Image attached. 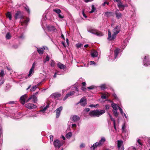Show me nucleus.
Segmentation results:
<instances>
[{
	"label": "nucleus",
	"mask_w": 150,
	"mask_h": 150,
	"mask_svg": "<svg viewBox=\"0 0 150 150\" xmlns=\"http://www.w3.org/2000/svg\"><path fill=\"white\" fill-rule=\"evenodd\" d=\"M4 75V71L3 70H1L0 72V76L3 77Z\"/></svg>",
	"instance_id": "nucleus-39"
},
{
	"label": "nucleus",
	"mask_w": 150,
	"mask_h": 150,
	"mask_svg": "<svg viewBox=\"0 0 150 150\" xmlns=\"http://www.w3.org/2000/svg\"><path fill=\"white\" fill-rule=\"evenodd\" d=\"M62 108H63L62 107V106H61L56 110V117L57 118H58L59 117V116L60 115V112H61V111H62Z\"/></svg>",
	"instance_id": "nucleus-11"
},
{
	"label": "nucleus",
	"mask_w": 150,
	"mask_h": 150,
	"mask_svg": "<svg viewBox=\"0 0 150 150\" xmlns=\"http://www.w3.org/2000/svg\"><path fill=\"white\" fill-rule=\"evenodd\" d=\"M117 6L120 8H122V10L124 9V6H123V5L122 4L121 1H118L117 4Z\"/></svg>",
	"instance_id": "nucleus-19"
},
{
	"label": "nucleus",
	"mask_w": 150,
	"mask_h": 150,
	"mask_svg": "<svg viewBox=\"0 0 150 150\" xmlns=\"http://www.w3.org/2000/svg\"><path fill=\"white\" fill-rule=\"evenodd\" d=\"M113 96L116 99L117 98V97L116 95L115 94H113Z\"/></svg>",
	"instance_id": "nucleus-53"
},
{
	"label": "nucleus",
	"mask_w": 150,
	"mask_h": 150,
	"mask_svg": "<svg viewBox=\"0 0 150 150\" xmlns=\"http://www.w3.org/2000/svg\"><path fill=\"white\" fill-rule=\"evenodd\" d=\"M90 110V109L89 108H85L84 110V111L85 112H88Z\"/></svg>",
	"instance_id": "nucleus-48"
},
{
	"label": "nucleus",
	"mask_w": 150,
	"mask_h": 150,
	"mask_svg": "<svg viewBox=\"0 0 150 150\" xmlns=\"http://www.w3.org/2000/svg\"><path fill=\"white\" fill-rule=\"evenodd\" d=\"M91 8L92 10L91 11H89V13H92L95 12L96 10V8L93 5H92Z\"/></svg>",
	"instance_id": "nucleus-28"
},
{
	"label": "nucleus",
	"mask_w": 150,
	"mask_h": 150,
	"mask_svg": "<svg viewBox=\"0 0 150 150\" xmlns=\"http://www.w3.org/2000/svg\"><path fill=\"white\" fill-rule=\"evenodd\" d=\"M23 17V16L21 14V13L20 11H17L15 16V18L16 19H17L18 18L22 19L21 21L22 25H23V24H26L29 20V18H24Z\"/></svg>",
	"instance_id": "nucleus-2"
},
{
	"label": "nucleus",
	"mask_w": 150,
	"mask_h": 150,
	"mask_svg": "<svg viewBox=\"0 0 150 150\" xmlns=\"http://www.w3.org/2000/svg\"><path fill=\"white\" fill-rule=\"evenodd\" d=\"M45 49H48L47 47L45 46H43L42 48H37V50L39 54H42L43 53V50Z\"/></svg>",
	"instance_id": "nucleus-9"
},
{
	"label": "nucleus",
	"mask_w": 150,
	"mask_h": 150,
	"mask_svg": "<svg viewBox=\"0 0 150 150\" xmlns=\"http://www.w3.org/2000/svg\"><path fill=\"white\" fill-rule=\"evenodd\" d=\"M109 116H110V119L112 121H113V122H115L114 119H113V118H112V117L111 116V115H110V114H109Z\"/></svg>",
	"instance_id": "nucleus-44"
},
{
	"label": "nucleus",
	"mask_w": 150,
	"mask_h": 150,
	"mask_svg": "<svg viewBox=\"0 0 150 150\" xmlns=\"http://www.w3.org/2000/svg\"><path fill=\"white\" fill-rule=\"evenodd\" d=\"M88 31L92 34H95L98 36H101L103 35V33L101 32L96 30H90Z\"/></svg>",
	"instance_id": "nucleus-5"
},
{
	"label": "nucleus",
	"mask_w": 150,
	"mask_h": 150,
	"mask_svg": "<svg viewBox=\"0 0 150 150\" xmlns=\"http://www.w3.org/2000/svg\"><path fill=\"white\" fill-rule=\"evenodd\" d=\"M137 142L141 146L142 145V144L140 142V139H139L137 140Z\"/></svg>",
	"instance_id": "nucleus-52"
},
{
	"label": "nucleus",
	"mask_w": 150,
	"mask_h": 150,
	"mask_svg": "<svg viewBox=\"0 0 150 150\" xmlns=\"http://www.w3.org/2000/svg\"><path fill=\"white\" fill-rule=\"evenodd\" d=\"M38 94V92H37L33 95H31L26 101V102H28L31 99L32 100L33 102L34 103H36L38 101L37 97V95Z\"/></svg>",
	"instance_id": "nucleus-4"
},
{
	"label": "nucleus",
	"mask_w": 150,
	"mask_h": 150,
	"mask_svg": "<svg viewBox=\"0 0 150 150\" xmlns=\"http://www.w3.org/2000/svg\"><path fill=\"white\" fill-rule=\"evenodd\" d=\"M146 56H145L144 59L143 61V63L144 66H147L150 64V63L149 61L148 58V57L146 58Z\"/></svg>",
	"instance_id": "nucleus-13"
},
{
	"label": "nucleus",
	"mask_w": 150,
	"mask_h": 150,
	"mask_svg": "<svg viewBox=\"0 0 150 150\" xmlns=\"http://www.w3.org/2000/svg\"><path fill=\"white\" fill-rule=\"evenodd\" d=\"M105 15L107 17H109L112 15V13L111 12H106L105 13Z\"/></svg>",
	"instance_id": "nucleus-23"
},
{
	"label": "nucleus",
	"mask_w": 150,
	"mask_h": 150,
	"mask_svg": "<svg viewBox=\"0 0 150 150\" xmlns=\"http://www.w3.org/2000/svg\"><path fill=\"white\" fill-rule=\"evenodd\" d=\"M25 107L29 109L36 108L37 106L34 104L30 103H27L25 104Z\"/></svg>",
	"instance_id": "nucleus-8"
},
{
	"label": "nucleus",
	"mask_w": 150,
	"mask_h": 150,
	"mask_svg": "<svg viewBox=\"0 0 150 150\" xmlns=\"http://www.w3.org/2000/svg\"><path fill=\"white\" fill-rule=\"evenodd\" d=\"M84 146H85V145L83 144H81V145L80 146V147L81 148L83 147H84Z\"/></svg>",
	"instance_id": "nucleus-57"
},
{
	"label": "nucleus",
	"mask_w": 150,
	"mask_h": 150,
	"mask_svg": "<svg viewBox=\"0 0 150 150\" xmlns=\"http://www.w3.org/2000/svg\"><path fill=\"white\" fill-rule=\"evenodd\" d=\"M35 64L34 63L33 64L32 67L30 70L29 73L28 75V76H30L32 74H33V72H34V69L35 68Z\"/></svg>",
	"instance_id": "nucleus-14"
},
{
	"label": "nucleus",
	"mask_w": 150,
	"mask_h": 150,
	"mask_svg": "<svg viewBox=\"0 0 150 150\" xmlns=\"http://www.w3.org/2000/svg\"><path fill=\"white\" fill-rule=\"evenodd\" d=\"M49 104H48L44 108L40 110V112H44L49 107Z\"/></svg>",
	"instance_id": "nucleus-27"
},
{
	"label": "nucleus",
	"mask_w": 150,
	"mask_h": 150,
	"mask_svg": "<svg viewBox=\"0 0 150 150\" xmlns=\"http://www.w3.org/2000/svg\"><path fill=\"white\" fill-rule=\"evenodd\" d=\"M25 10L27 11L29 13L30 12L29 9V8L28 7H25Z\"/></svg>",
	"instance_id": "nucleus-50"
},
{
	"label": "nucleus",
	"mask_w": 150,
	"mask_h": 150,
	"mask_svg": "<svg viewBox=\"0 0 150 150\" xmlns=\"http://www.w3.org/2000/svg\"><path fill=\"white\" fill-rule=\"evenodd\" d=\"M100 88H101V89L102 90H104L106 88V86L105 85V84H103L101 85L100 86Z\"/></svg>",
	"instance_id": "nucleus-40"
},
{
	"label": "nucleus",
	"mask_w": 150,
	"mask_h": 150,
	"mask_svg": "<svg viewBox=\"0 0 150 150\" xmlns=\"http://www.w3.org/2000/svg\"><path fill=\"white\" fill-rule=\"evenodd\" d=\"M115 14L116 17L117 19H119L122 17V15L120 13L118 9H117L115 10Z\"/></svg>",
	"instance_id": "nucleus-10"
},
{
	"label": "nucleus",
	"mask_w": 150,
	"mask_h": 150,
	"mask_svg": "<svg viewBox=\"0 0 150 150\" xmlns=\"http://www.w3.org/2000/svg\"><path fill=\"white\" fill-rule=\"evenodd\" d=\"M50 59V57L48 55H47L45 59L43 61L44 63H45L46 62L48 61Z\"/></svg>",
	"instance_id": "nucleus-35"
},
{
	"label": "nucleus",
	"mask_w": 150,
	"mask_h": 150,
	"mask_svg": "<svg viewBox=\"0 0 150 150\" xmlns=\"http://www.w3.org/2000/svg\"><path fill=\"white\" fill-rule=\"evenodd\" d=\"M58 16L59 17V18H60L62 19L64 18V16L63 15L60 14V13L58 14Z\"/></svg>",
	"instance_id": "nucleus-43"
},
{
	"label": "nucleus",
	"mask_w": 150,
	"mask_h": 150,
	"mask_svg": "<svg viewBox=\"0 0 150 150\" xmlns=\"http://www.w3.org/2000/svg\"><path fill=\"white\" fill-rule=\"evenodd\" d=\"M111 105L112 108H113V110H117V107L118 108V107H119L117 106V104L114 103H112Z\"/></svg>",
	"instance_id": "nucleus-24"
},
{
	"label": "nucleus",
	"mask_w": 150,
	"mask_h": 150,
	"mask_svg": "<svg viewBox=\"0 0 150 150\" xmlns=\"http://www.w3.org/2000/svg\"><path fill=\"white\" fill-rule=\"evenodd\" d=\"M58 67L60 69H64L66 68V66L63 64L59 62L57 64Z\"/></svg>",
	"instance_id": "nucleus-17"
},
{
	"label": "nucleus",
	"mask_w": 150,
	"mask_h": 150,
	"mask_svg": "<svg viewBox=\"0 0 150 150\" xmlns=\"http://www.w3.org/2000/svg\"><path fill=\"white\" fill-rule=\"evenodd\" d=\"M105 108L106 109H108L109 108V106L107 105H106L105 106Z\"/></svg>",
	"instance_id": "nucleus-54"
},
{
	"label": "nucleus",
	"mask_w": 150,
	"mask_h": 150,
	"mask_svg": "<svg viewBox=\"0 0 150 150\" xmlns=\"http://www.w3.org/2000/svg\"><path fill=\"white\" fill-rule=\"evenodd\" d=\"M117 110H113V112L116 117H117L118 115V113L117 112Z\"/></svg>",
	"instance_id": "nucleus-34"
},
{
	"label": "nucleus",
	"mask_w": 150,
	"mask_h": 150,
	"mask_svg": "<svg viewBox=\"0 0 150 150\" xmlns=\"http://www.w3.org/2000/svg\"><path fill=\"white\" fill-rule=\"evenodd\" d=\"M81 90L83 91H85L86 90V88L84 87H82L81 88Z\"/></svg>",
	"instance_id": "nucleus-55"
},
{
	"label": "nucleus",
	"mask_w": 150,
	"mask_h": 150,
	"mask_svg": "<svg viewBox=\"0 0 150 150\" xmlns=\"http://www.w3.org/2000/svg\"><path fill=\"white\" fill-rule=\"evenodd\" d=\"M27 98V96L26 94H25L23 96H22L20 98V101L21 103L23 105H24L25 102H26V101H25L26 99Z\"/></svg>",
	"instance_id": "nucleus-7"
},
{
	"label": "nucleus",
	"mask_w": 150,
	"mask_h": 150,
	"mask_svg": "<svg viewBox=\"0 0 150 150\" xmlns=\"http://www.w3.org/2000/svg\"><path fill=\"white\" fill-rule=\"evenodd\" d=\"M123 142L122 141H117V147L118 148H120L121 145L122 144Z\"/></svg>",
	"instance_id": "nucleus-30"
},
{
	"label": "nucleus",
	"mask_w": 150,
	"mask_h": 150,
	"mask_svg": "<svg viewBox=\"0 0 150 150\" xmlns=\"http://www.w3.org/2000/svg\"><path fill=\"white\" fill-rule=\"evenodd\" d=\"M95 64V62L93 61H91L90 62V65L94 64Z\"/></svg>",
	"instance_id": "nucleus-51"
},
{
	"label": "nucleus",
	"mask_w": 150,
	"mask_h": 150,
	"mask_svg": "<svg viewBox=\"0 0 150 150\" xmlns=\"http://www.w3.org/2000/svg\"><path fill=\"white\" fill-rule=\"evenodd\" d=\"M6 16L7 17L9 18L10 20H11V12H8L6 14Z\"/></svg>",
	"instance_id": "nucleus-32"
},
{
	"label": "nucleus",
	"mask_w": 150,
	"mask_h": 150,
	"mask_svg": "<svg viewBox=\"0 0 150 150\" xmlns=\"http://www.w3.org/2000/svg\"><path fill=\"white\" fill-rule=\"evenodd\" d=\"M76 127V125L75 124H73L72 125V127Z\"/></svg>",
	"instance_id": "nucleus-60"
},
{
	"label": "nucleus",
	"mask_w": 150,
	"mask_h": 150,
	"mask_svg": "<svg viewBox=\"0 0 150 150\" xmlns=\"http://www.w3.org/2000/svg\"><path fill=\"white\" fill-rule=\"evenodd\" d=\"M102 94L103 95L101 96V97L102 99H106L107 98H108L110 96V94L108 93H105Z\"/></svg>",
	"instance_id": "nucleus-20"
},
{
	"label": "nucleus",
	"mask_w": 150,
	"mask_h": 150,
	"mask_svg": "<svg viewBox=\"0 0 150 150\" xmlns=\"http://www.w3.org/2000/svg\"><path fill=\"white\" fill-rule=\"evenodd\" d=\"M55 63L54 61L52 60H51V63H50V65L51 66L54 67L55 65Z\"/></svg>",
	"instance_id": "nucleus-36"
},
{
	"label": "nucleus",
	"mask_w": 150,
	"mask_h": 150,
	"mask_svg": "<svg viewBox=\"0 0 150 150\" xmlns=\"http://www.w3.org/2000/svg\"><path fill=\"white\" fill-rule=\"evenodd\" d=\"M75 90L77 91L78 92H79V89H78V88L77 87H75Z\"/></svg>",
	"instance_id": "nucleus-58"
},
{
	"label": "nucleus",
	"mask_w": 150,
	"mask_h": 150,
	"mask_svg": "<svg viewBox=\"0 0 150 150\" xmlns=\"http://www.w3.org/2000/svg\"><path fill=\"white\" fill-rule=\"evenodd\" d=\"M118 108L119 110H120V112L121 113V114L122 115H123L124 112L121 108H120V107H118Z\"/></svg>",
	"instance_id": "nucleus-42"
},
{
	"label": "nucleus",
	"mask_w": 150,
	"mask_h": 150,
	"mask_svg": "<svg viewBox=\"0 0 150 150\" xmlns=\"http://www.w3.org/2000/svg\"><path fill=\"white\" fill-rule=\"evenodd\" d=\"M37 86L36 85L33 86L30 89V91L32 92L34 91L37 88Z\"/></svg>",
	"instance_id": "nucleus-33"
},
{
	"label": "nucleus",
	"mask_w": 150,
	"mask_h": 150,
	"mask_svg": "<svg viewBox=\"0 0 150 150\" xmlns=\"http://www.w3.org/2000/svg\"><path fill=\"white\" fill-rule=\"evenodd\" d=\"M52 97L55 99H58L61 96V94L59 93H55L52 94Z\"/></svg>",
	"instance_id": "nucleus-18"
},
{
	"label": "nucleus",
	"mask_w": 150,
	"mask_h": 150,
	"mask_svg": "<svg viewBox=\"0 0 150 150\" xmlns=\"http://www.w3.org/2000/svg\"><path fill=\"white\" fill-rule=\"evenodd\" d=\"M89 107H96V106L94 105H89Z\"/></svg>",
	"instance_id": "nucleus-59"
},
{
	"label": "nucleus",
	"mask_w": 150,
	"mask_h": 150,
	"mask_svg": "<svg viewBox=\"0 0 150 150\" xmlns=\"http://www.w3.org/2000/svg\"><path fill=\"white\" fill-rule=\"evenodd\" d=\"M126 128V126L125 124L123 125L122 127V132H125V129Z\"/></svg>",
	"instance_id": "nucleus-41"
},
{
	"label": "nucleus",
	"mask_w": 150,
	"mask_h": 150,
	"mask_svg": "<svg viewBox=\"0 0 150 150\" xmlns=\"http://www.w3.org/2000/svg\"><path fill=\"white\" fill-rule=\"evenodd\" d=\"M82 84L83 86H85L86 85V83L85 82H83L82 83Z\"/></svg>",
	"instance_id": "nucleus-62"
},
{
	"label": "nucleus",
	"mask_w": 150,
	"mask_h": 150,
	"mask_svg": "<svg viewBox=\"0 0 150 150\" xmlns=\"http://www.w3.org/2000/svg\"><path fill=\"white\" fill-rule=\"evenodd\" d=\"M105 139L104 137L102 138L100 140L99 142L98 143L100 145L102 144L105 141Z\"/></svg>",
	"instance_id": "nucleus-26"
},
{
	"label": "nucleus",
	"mask_w": 150,
	"mask_h": 150,
	"mask_svg": "<svg viewBox=\"0 0 150 150\" xmlns=\"http://www.w3.org/2000/svg\"><path fill=\"white\" fill-rule=\"evenodd\" d=\"M50 141H53V136L52 135H50Z\"/></svg>",
	"instance_id": "nucleus-47"
},
{
	"label": "nucleus",
	"mask_w": 150,
	"mask_h": 150,
	"mask_svg": "<svg viewBox=\"0 0 150 150\" xmlns=\"http://www.w3.org/2000/svg\"><path fill=\"white\" fill-rule=\"evenodd\" d=\"M105 110H96L90 111L89 112V115L91 117H99L103 114L105 113Z\"/></svg>",
	"instance_id": "nucleus-3"
},
{
	"label": "nucleus",
	"mask_w": 150,
	"mask_h": 150,
	"mask_svg": "<svg viewBox=\"0 0 150 150\" xmlns=\"http://www.w3.org/2000/svg\"><path fill=\"white\" fill-rule=\"evenodd\" d=\"M6 37L7 39H9L11 38V36L10 35L9 33H8L6 35Z\"/></svg>",
	"instance_id": "nucleus-37"
},
{
	"label": "nucleus",
	"mask_w": 150,
	"mask_h": 150,
	"mask_svg": "<svg viewBox=\"0 0 150 150\" xmlns=\"http://www.w3.org/2000/svg\"><path fill=\"white\" fill-rule=\"evenodd\" d=\"M120 49L118 48L116 49L114 51V54L115 56L114 57V59H115L117 57V56L118 54L119 53Z\"/></svg>",
	"instance_id": "nucleus-21"
},
{
	"label": "nucleus",
	"mask_w": 150,
	"mask_h": 150,
	"mask_svg": "<svg viewBox=\"0 0 150 150\" xmlns=\"http://www.w3.org/2000/svg\"><path fill=\"white\" fill-rule=\"evenodd\" d=\"M93 0H84L85 2H88L89 1H93Z\"/></svg>",
	"instance_id": "nucleus-56"
},
{
	"label": "nucleus",
	"mask_w": 150,
	"mask_h": 150,
	"mask_svg": "<svg viewBox=\"0 0 150 150\" xmlns=\"http://www.w3.org/2000/svg\"><path fill=\"white\" fill-rule=\"evenodd\" d=\"M72 118L73 121L74 122L77 121L80 119L79 117L76 115L73 116Z\"/></svg>",
	"instance_id": "nucleus-22"
},
{
	"label": "nucleus",
	"mask_w": 150,
	"mask_h": 150,
	"mask_svg": "<svg viewBox=\"0 0 150 150\" xmlns=\"http://www.w3.org/2000/svg\"><path fill=\"white\" fill-rule=\"evenodd\" d=\"M120 27L118 26H117L113 29V33L112 35L111 33L110 30H108V39L109 40H112L115 39L116 37V35L118 34L120 32Z\"/></svg>",
	"instance_id": "nucleus-1"
},
{
	"label": "nucleus",
	"mask_w": 150,
	"mask_h": 150,
	"mask_svg": "<svg viewBox=\"0 0 150 150\" xmlns=\"http://www.w3.org/2000/svg\"><path fill=\"white\" fill-rule=\"evenodd\" d=\"M148 142L149 144V146H150V139L149 138L148 140Z\"/></svg>",
	"instance_id": "nucleus-64"
},
{
	"label": "nucleus",
	"mask_w": 150,
	"mask_h": 150,
	"mask_svg": "<svg viewBox=\"0 0 150 150\" xmlns=\"http://www.w3.org/2000/svg\"><path fill=\"white\" fill-rule=\"evenodd\" d=\"M53 11L58 14L60 13L61 12V10L58 8H55L53 10Z\"/></svg>",
	"instance_id": "nucleus-25"
},
{
	"label": "nucleus",
	"mask_w": 150,
	"mask_h": 150,
	"mask_svg": "<svg viewBox=\"0 0 150 150\" xmlns=\"http://www.w3.org/2000/svg\"><path fill=\"white\" fill-rule=\"evenodd\" d=\"M54 145L55 147L59 148L62 145V144L61 143L59 140L56 139L54 140Z\"/></svg>",
	"instance_id": "nucleus-6"
},
{
	"label": "nucleus",
	"mask_w": 150,
	"mask_h": 150,
	"mask_svg": "<svg viewBox=\"0 0 150 150\" xmlns=\"http://www.w3.org/2000/svg\"><path fill=\"white\" fill-rule=\"evenodd\" d=\"M83 45L82 44L80 43H78L76 44V46L77 48H79L81 47Z\"/></svg>",
	"instance_id": "nucleus-38"
},
{
	"label": "nucleus",
	"mask_w": 150,
	"mask_h": 150,
	"mask_svg": "<svg viewBox=\"0 0 150 150\" xmlns=\"http://www.w3.org/2000/svg\"><path fill=\"white\" fill-rule=\"evenodd\" d=\"M100 145V144H99L98 142L96 143H95L94 144H93V145L92 146V147H93V150H94L95 149V148L97 147L98 146H99Z\"/></svg>",
	"instance_id": "nucleus-29"
},
{
	"label": "nucleus",
	"mask_w": 150,
	"mask_h": 150,
	"mask_svg": "<svg viewBox=\"0 0 150 150\" xmlns=\"http://www.w3.org/2000/svg\"><path fill=\"white\" fill-rule=\"evenodd\" d=\"M107 4V5H108L109 4V2H104L102 4V6H105V4Z\"/></svg>",
	"instance_id": "nucleus-46"
},
{
	"label": "nucleus",
	"mask_w": 150,
	"mask_h": 150,
	"mask_svg": "<svg viewBox=\"0 0 150 150\" xmlns=\"http://www.w3.org/2000/svg\"><path fill=\"white\" fill-rule=\"evenodd\" d=\"M82 13L83 16L85 17V18H87V16L84 13V11L83 10H82Z\"/></svg>",
	"instance_id": "nucleus-45"
},
{
	"label": "nucleus",
	"mask_w": 150,
	"mask_h": 150,
	"mask_svg": "<svg viewBox=\"0 0 150 150\" xmlns=\"http://www.w3.org/2000/svg\"><path fill=\"white\" fill-rule=\"evenodd\" d=\"M98 52L95 51L93 50L92 51L91 53V55L92 57H97L98 56Z\"/></svg>",
	"instance_id": "nucleus-16"
},
{
	"label": "nucleus",
	"mask_w": 150,
	"mask_h": 150,
	"mask_svg": "<svg viewBox=\"0 0 150 150\" xmlns=\"http://www.w3.org/2000/svg\"><path fill=\"white\" fill-rule=\"evenodd\" d=\"M74 91H73L67 93L63 98V100H65L71 96L75 93Z\"/></svg>",
	"instance_id": "nucleus-15"
},
{
	"label": "nucleus",
	"mask_w": 150,
	"mask_h": 150,
	"mask_svg": "<svg viewBox=\"0 0 150 150\" xmlns=\"http://www.w3.org/2000/svg\"><path fill=\"white\" fill-rule=\"evenodd\" d=\"M57 74L59 75V72L58 71H57L55 73V74H54L53 76L54 77L56 78V75Z\"/></svg>",
	"instance_id": "nucleus-49"
},
{
	"label": "nucleus",
	"mask_w": 150,
	"mask_h": 150,
	"mask_svg": "<svg viewBox=\"0 0 150 150\" xmlns=\"http://www.w3.org/2000/svg\"><path fill=\"white\" fill-rule=\"evenodd\" d=\"M86 99L84 97H83L80 100L79 103H80L81 105L83 106H84L86 105Z\"/></svg>",
	"instance_id": "nucleus-12"
},
{
	"label": "nucleus",
	"mask_w": 150,
	"mask_h": 150,
	"mask_svg": "<svg viewBox=\"0 0 150 150\" xmlns=\"http://www.w3.org/2000/svg\"><path fill=\"white\" fill-rule=\"evenodd\" d=\"M72 135L71 132H69L66 134V137L67 138H69L71 137Z\"/></svg>",
	"instance_id": "nucleus-31"
},
{
	"label": "nucleus",
	"mask_w": 150,
	"mask_h": 150,
	"mask_svg": "<svg viewBox=\"0 0 150 150\" xmlns=\"http://www.w3.org/2000/svg\"><path fill=\"white\" fill-rule=\"evenodd\" d=\"M87 88L89 89H92L93 88L92 86H90L88 87Z\"/></svg>",
	"instance_id": "nucleus-63"
},
{
	"label": "nucleus",
	"mask_w": 150,
	"mask_h": 150,
	"mask_svg": "<svg viewBox=\"0 0 150 150\" xmlns=\"http://www.w3.org/2000/svg\"><path fill=\"white\" fill-rule=\"evenodd\" d=\"M114 127L115 129H116L115 122H113Z\"/></svg>",
	"instance_id": "nucleus-61"
}]
</instances>
